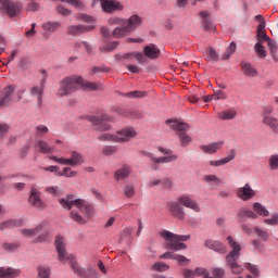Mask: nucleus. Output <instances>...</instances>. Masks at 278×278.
Here are the masks:
<instances>
[{
  "label": "nucleus",
  "mask_w": 278,
  "mask_h": 278,
  "mask_svg": "<svg viewBox=\"0 0 278 278\" xmlns=\"http://www.w3.org/2000/svg\"><path fill=\"white\" fill-rule=\"evenodd\" d=\"M59 203L63 210H73V207H76V210H79V212L84 214L83 217L77 212L72 211L70 213V218L75 220V223H78V225H86V223H88L86 218H92L94 214V208L92 205L86 202V200L75 199V195H67L66 198H62L59 200Z\"/></svg>",
  "instance_id": "nucleus-1"
},
{
  "label": "nucleus",
  "mask_w": 278,
  "mask_h": 278,
  "mask_svg": "<svg viewBox=\"0 0 278 278\" xmlns=\"http://www.w3.org/2000/svg\"><path fill=\"white\" fill-rule=\"evenodd\" d=\"M192 210V212L199 213L201 212V205L197 200L192 199L189 194H182L176 199L175 202L167 203V210L170 212L174 218H178V220H184L186 218V210Z\"/></svg>",
  "instance_id": "nucleus-2"
},
{
  "label": "nucleus",
  "mask_w": 278,
  "mask_h": 278,
  "mask_svg": "<svg viewBox=\"0 0 278 278\" xmlns=\"http://www.w3.org/2000/svg\"><path fill=\"white\" fill-rule=\"evenodd\" d=\"M54 244L58 253V258L63 264L70 262L72 270L78 277H86V269H84V267L79 266V264L75 262V256L73 254L66 253V241L64 240V237L56 236Z\"/></svg>",
  "instance_id": "nucleus-3"
},
{
  "label": "nucleus",
  "mask_w": 278,
  "mask_h": 278,
  "mask_svg": "<svg viewBox=\"0 0 278 278\" xmlns=\"http://www.w3.org/2000/svg\"><path fill=\"white\" fill-rule=\"evenodd\" d=\"M161 238L166 240V249L170 251H185V249H188V245L182 242H188L190 235H175L168 230H164L161 232Z\"/></svg>",
  "instance_id": "nucleus-4"
},
{
  "label": "nucleus",
  "mask_w": 278,
  "mask_h": 278,
  "mask_svg": "<svg viewBox=\"0 0 278 278\" xmlns=\"http://www.w3.org/2000/svg\"><path fill=\"white\" fill-rule=\"evenodd\" d=\"M79 84H81V77L73 76L65 77L59 83V88L56 90L58 97H68L73 94V92H77L79 88Z\"/></svg>",
  "instance_id": "nucleus-5"
},
{
  "label": "nucleus",
  "mask_w": 278,
  "mask_h": 278,
  "mask_svg": "<svg viewBox=\"0 0 278 278\" xmlns=\"http://www.w3.org/2000/svg\"><path fill=\"white\" fill-rule=\"evenodd\" d=\"M131 138H136V130L134 128H124L117 131V135L102 134L98 140L102 142H129Z\"/></svg>",
  "instance_id": "nucleus-6"
},
{
  "label": "nucleus",
  "mask_w": 278,
  "mask_h": 278,
  "mask_svg": "<svg viewBox=\"0 0 278 278\" xmlns=\"http://www.w3.org/2000/svg\"><path fill=\"white\" fill-rule=\"evenodd\" d=\"M50 160L52 162H55L56 164H62L63 166H81L84 164V154L79 153L77 151L71 152V157H58L55 155L50 156Z\"/></svg>",
  "instance_id": "nucleus-7"
},
{
  "label": "nucleus",
  "mask_w": 278,
  "mask_h": 278,
  "mask_svg": "<svg viewBox=\"0 0 278 278\" xmlns=\"http://www.w3.org/2000/svg\"><path fill=\"white\" fill-rule=\"evenodd\" d=\"M159 151L166 156L155 157L152 153H146V157H149L153 164H170V162H177L178 156L173 154L170 149L159 148Z\"/></svg>",
  "instance_id": "nucleus-8"
},
{
  "label": "nucleus",
  "mask_w": 278,
  "mask_h": 278,
  "mask_svg": "<svg viewBox=\"0 0 278 278\" xmlns=\"http://www.w3.org/2000/svg\"><path fill=\"white\" fill-rule=\"evenodd\" d=\"M89 123H92L96 126L97 131H110L112 126H110V122H112V117L108 114H103L101 116H89L87 117Z\"/></svg>",
  "instance_id": "nucleus-9"
},
{
  "label": "nucleus",
  "mask_w": 278,
  "mask_h": 278,
  "mask_svg": "<svg viewBox=\"0 0 278 278\" xmlns=\"http://www.w3.org/2000/svg\"><path fill=\"white\" fill-rule=\"evenodd\" d=\"M14 92H16V86L14 85H9L0 90V110L8 108V105L12 103V97L14 96Z\"/></svg>",
  "instance_id": "nucleus-10"
},
{
  "label": "nucleus",
  "mask_w": 278,
  "mask_h": 278,
  "mask_svg": "<svg viewBox=\"0 0 278 278\" xmlns=\"http://www.w3.org/2000/svg\"><path fill=\"white\" fill-rule=\"evenodd\" d=\"M47 71H41V80L39 85L33 86L29 89L30 97H36L40 103L42 101V94H45V84H47Z\"/></svg>",
  "instance_id": "nucleus-11"
},
{
  "label": "nucleus",
  "mask_w": 278,
  "mask_h": 278,
  "mask_svg": "<svg viewBox=\"0 0 278 278\" xmlns=\"http://www.w3.org/2000/svg\"><path fill=\"white\" fill-rule=\"evenodd\" d=\"M102 12L105 14H114V12H121L125 10V5L118 0H106L101 4Z\"/></svg>",
  "instance_id": "nucleus-12"
},
{
  "label": "nucleus",
  "mask_w": 278,
  "mask_h": 278,
  "mask_svg": "<svg viewBox=\"0 0 278 278\" xmlns=\"http://www.w3.org/2000/svg\"><path fill=\"white\" fill-rule=\"evenodd\" d=\"M2 12H5L8 16H16L21 12V4L15 2H10V0H0Z\"/></svg>",
  "instance_id": "nucleus-13"
},
{
  "label": "nucleus",
  "mask_w": 278,
  "mask_h": 278,
  "mask_svg": "<svg viewBox=\"0 0 278 278\" xmlns=\"http://www.w3.org/2000/svg\"><path fill=\"white\" fill-rule=\"evenodd\" d=\"M226 242L228 247L231 249V251L228 253V255H226V257H228V260H239L240 251H242V247H240L236 241V239H233V237L231 236H228L226 238Z\"/></svg>",
  "instance_id": "nucleus-14"
},
{
  "label": "nucleus",
  "mask_w": 278,
  "mask_h": 278,
  "mask_svg": "<svg viewBox=\"0 0 278 278\" xmlns=\"http://www.w3.org/2000/svg\"><path fill=\"white\" fill-rule=\"evenodd\" d=\"M238 199L241 201H251L256 194L255 190L251 188V185L245 184L243 187H239L236 191Z\"/></svg>",
  "instance_id": "nucleus-15"
},
{
  "label": "nucleus",
  "mask_w": 278,
  "mask_h": 278,
  "mask_svg": "<svg viewBox=\"0 0 278 278\" xmlns=\"http://www.w3.org/2000/svg\"><path fill=\"white\" fill-rule=\"evenodd\" d=\"M204 247L211 251H215V253H219V255L227 253V245L218 240L207 239L204 242Z\"/></svg>",
  "instance_id": "nucleus-16"
},
{
  "label": "nucleus",
  "mask_w": 278,
  "mask_h": 278,
  "mask_svg": "<svg viewBox=\"0 0 278 278\" xmlns=\"http://www.w3.org/2000/svg\"><path fill=\"white\" fill-rule=\"evenodd\" d=\"M28 203L33 207H37V210H45V207H46L45 202L40 198V191H38V189H36V188L31 189L30 195L28 198Z\"/></svg>",
  "instance_id": "nucleus-17"
},
{
  "label": "nucleus",
  "mask_w": 278,
  "mask_h": 278,
  "mask_svg": "<svg viewBox=\"0 0 278 278\" xmlns=\"http://www.w3.org/2000/svg\"><path fill=\"white\" fill-rule=\"evenodd\" d=\"M199 16L202 18V28L204 31H216V25L212 22V17H210V13L207 11H201Z\"/></svg>",
  "instance_id": "nucleus-18"
},
{
  "label": "nucleus",
  "mask_w": 278,
  "mask_h": 278,
  "mask_svg": "<svg viewBox=\"0 0 278 278\" xmlns=\"http://www.w3.org/2000/svg\"><path fill=\"white\" fill-rule=\"evenodd\" d=\"M92 29H94V26L72 25L67 27V34L70 36H79L80 34L92 31Z\"/></svg>",
  "instance_id": "nucleus-19"
},
{
  "label": "nucleus",
  "mask_w": 278,
  "mask_h": 278,
  "mask_svg": "<svg viewBox=\"0 0 278 278\" xmlns=\"http://www.w3.org/2000/svg\"><path fill=\"white\" fill-rule=\"evenodd\" d=\"M166 125H169L170 129L177 131V134H186L190 129V125L184 122H177L173 119H167Z\"/></svg>",
  "instance_id": "nucleus-20"
},
{
  "label": "nucleus",
  "mask_w": 278,
  "mask_h": 278,
  "mask_svg": "<svg viewBox=\"0 0 278 278\" xmlns=\"http://www.w3.org/2000/svg\"><path fill=\"white\" fill-rule=\"evenodd\" d=\"M160 48L153 43H150L143 48V55L146 56V60L147 58L149 60H157V58H160Z\"/></svg>",
  "instance_id": "nucleus-21"
},
{
  "label": "nucleus",
  "mask_w": 278,
  "mask_h": 278,
  "mask_svg": "<svg viewBox=\"0 0 278 278\" xmlns=\"http://www.w3.org/2000/svg\"><path fill=\"white\" fill-rule=\"evenodd\" d=\"M124 25L128 29V31H134L137 27L142 25V18L138 15H132L128 20L124 18Z\"/></svg>",
  "instance_id": "nucleus-22"
},
{
  "label": "nucleus",
  "mask_w": 278,
  "mask_h": 278,
  "mask_svg": "<svg viewBox=\"0 0 278 278\" xmlns=\"http://www.w3.org/2000/svg\"><path fill=\"white\" fill-rule=\"evenodd\" d=\"M131 175V167L129 165H123L121 168L115 170L114 179L115 181H123Z\"/></svg>",
  "instance_id": "nucleus-23"
},
{
  "label": "nucleus",
  "mask_w": 278,
  "mask_h": 278,
  "mask_svg": "<svg viewBox=\"0 0 278 278\" xmlns=\"http://www.w3.org/2000/svg\"><path fill=\"white\" fill-rule=\"evenodd\" d=\"M119 60H137L139 64H144L147 62V58L142 52H129L119 56Z\"/></svg>",
  "instance_id": "nucleus-24"
},
{
  "label": "nucleus",
  "mask_w": 278,
  "mask_h": 278,
  "mask_svg": "<svg viewBox=\"0 0 278 278\" xmlns=\"http://www.w3.org/2000/svg\"><path fill=\"white\" fill-rule=\"evenodd\" d=\"M224 144H225V141H217V142H213L211 144L201 146V151L212 155V154L216 153V151H220V149H223Z\"/></svg>",
  "instance_id": "nucleus-25"
},
{
  "label": "nucleus",
  "mask_w": 278,
  "mask_h": 278,
  "mask_svg": "<svg viewBox=\"0 0 278 278\" xmlns=\"http://www.w3.org/2000/svg\"><path fill=\"white\" fill-rule=\"evenodd\" d=\"M232 160H236V150H230L228 155L219 161H210V166H225V164H229Z\"/></svg>",
  "instance_id": "nucleus-26"
},
{
  "label": "nucleus",
  "mask_w": 278,
  "mask_h": 278,
  "mask_svg": "<svg viewBox=\"0 0 278 278\" xmlns=\"http://www.w3.org/2000/svg\"><path fill=\"white\" fill-rule=\"evenodd\" d=\"M226 263L227 266H229L231 273H233V275H240L244 273V268L240 264H238V258L226 257Z\"/></svg>",
  "instance_id": "nucleus-27"
},
{
  "label": "nucleus",
  "mask_w": 278,
  "mask_h": 278,
  "mask_svg": "<svg viewBox=\"0 0 278 278\" xmlns=\"http://www.w3.org/2000/svg\"><path fill=\"white\" fill-rule=\"evenodd\" d=\"M21 275V269H15L12 267H0V278H16Z\"/></svg>",
  "instance_id": "nucleus-28"
},
{
  "label": "nucleus",
  "mask_w": 278,
  "mask_h": 278,
  "mask_svg": "<svg viewBox=\"0 0 278 278\" xmlns=\"http://www.w3.org/2000/svg\"><path fill=\"white\" fill-rule=\"evenodd\" d=\"M241 68L245 77H257V70L249 62H241Z\"/></svg>",
  "instance_id": "nucleus-29"
},
{
  "label": "nucleus",
  "mask_w": 278,
  "mask_h": 278,
  "mask_svg": "<svg viewBox=\"0 0 278 278\" xmlns=\"http://www.w3.org/2000/svg\"><path fill=\"white\" fill-rule=\"evenodd\" d=\"M78 86H81L84 90H92V91L101 90V88H103V85H101V83H92V81L84 80L83 78H81V83H78Z\"/></svg>",
  "instance_id": "nucleus-30"
},
{
  "label": "nucleus",
  "mask_w": 278,
  "mask_h": 278,
  "mask_svg": "<svg viewBox=\"0 0 278 278\" xmlns=\"http://www.w3.org/2000/svg\"><path fill=\"white\" fill-rule=\"evenodd\" d=\"M263 125L269 127L273 131H278V119L274 116H265L262 121Z\"/></svg>",
  "instance_id": "nucleus-31"
},
{
  "label": "nucleus",
  "mask_w": 278,
  "mask_h": 278,
  "mask_svg": "<svg viewBox=\"0 0 278 278\" xmlns=\"http://www.w3.org/2000/svg\"><path fill=\"white\" fill-rule=\"evenodd\" d=\"M236 116H238V111H236L235 109H230V110L220 112L217 115V117L220 121H233V118H236Z\"/></svg>",
  "instance_id": "nucleus-32"
},
{
  "label": "nucleus",
  "mask_w": 278,
  "mask_h": 278,
  "mask_svg": "<svg viewBox=\"0 0 278 278\" xmlns=\"http://www.w3.org/2000/svg\"><path fill=\"white\" fill-rule=\"evenodd\" d=\"M204 58L206 62H218V60H220L218 52L214 48H208L204 54Z\"/></svg>",
  "instance_id": "nucleus-33"
},
{
  "label": "nucleus",
  "mask_w": 278,
  "mask_h": 278,
  "mask_svg": "<svg viewBox=\"0 0 278 278\" xmlns=\"http://www.w3.org/2000/svg\"><path fill=\"white\" fill-rule=\"evenodd\" d=\"M202 181H204V184H208L210 186H220L223 184V180L216 175H205L202 178Z\"/></svg>",
  "instance_id": "nucleus-34"
},
{
  "label": "nucleus",
  "mask_w": 278,
  "mask_h": 278,
  "mask_svg": "<svg viewBox=\"0 0 278 278\" xmlns=\"http://www.w3.org/2000/svg\"><path fill=\"white\" fill-rule=\"evenodd\" d=\"M13 227H21V220L9 219L3 223H0V231H3L5 229H13Z\"/></svg>",
  "instance_id": "nucleus-35"
},
{
  "label": "nucleus",
  "mask_w": 278,
  "mask_h": 278,
  "mask_svg": "<svg viewBox=\"0 0 278 278\" xmlns=\"http://www.w3.org/2000/svg\"><path fill=\"white\" fill-rule=\"evenodd\" d=\"M129 34V29L126 25L117 26L113 31L112 36L113 38H125Z\"/></svg>",
  "instance_id": "nucleus-36"
},
{
  "label": "nucleus",
  "mask_w": 278,
  "mask_h": 278,
  "mask_svg": "<svg viewBox=\"0 0 278 278\" xmlns=\"http://www.w3.org/2000/svg\"><path fill=\"white\" fill-rule=\"evenodd\" d=\"M253 210L258 214V216H263L264 218L270 216V212L266 210V206L262 205L260 202H255L253 204Z\"/></svg>",
  "instance_id": "nucleus-37"
},
{
  "label": "nucleus",
  "mask_w": 278,
  "mask_h": 278,
  "mask_svg": "<svg viewBox=\"0 0 278 278\" xmlns=\"http://www.w3.org/2000/svg\"><path fill=\"white\" fill-rule=\"evenodd\" d=\"M45 228V224H39L36 228L33 229H23L22 233L26 237V238H34V236H36L37 233H40V231H42V229Z\"/></svg>",
  "instance_id": "nucleus-38"
},
{
  "label": "nucleus",
  "mask_w": 278,
  "mask_h": 278,
  "mask_svg": "<svg viewBox=\"0 0 278 278\" xmlns=\"http://www.w3.org/2000/svg\"><path fill=\"white\" fill-rule=\"evenodd\" d=\"M60 27V22H46L42 24V29H45V31H48V34H53L54 31H58Z\"/></svg>",
  "instance_id": "nucleus-39"
},
{
  "label": "nucleus",
  "mask_w": 278,
  "mask_h": 278,
  "mask_svg": "<svg viewBox=\"0 0 278 278\" xmlns=\"http://www.w3.org/2000/svg\"><path fill=\"white\" fill-rule=\"evenodd\" d=\"M37 147L39 149V153H53V147L49 146V143H47L45 140H39L37 142Z\"/></svg>",
  "instance_id": "nucleus-40"
},
{
  "label": "nucleus",
  "mask_w": 278,
  "mask_h": 278,
  "mask_svg": "<svg viewBox=\"0 0 278 278\" xmlns=\"http://www.w3.org/2000/svg\"><path fill=\"white\" fill-rule=\"evenodd\" d=\"M58 177L72 179L73 177H77V172L73 170L71 167H63V169L58 173Z\"/></svg>",
  "instance_id": "nucleus-41"
},
{
  "label": "nucleus",
  "mask_w": 278,
  "mask_h": 278,
  "mask_svg": "<svg viewBox=\"0 0 278 278\" xmlns=\"http://www.w3.org/2000/svg\"><path fill=\"white\" fill-rule=\"evenodd\" d=\"M177 136H178L181 147H188V144H190V142H192V137H190L186 132H177Z\"/></svg>",
  "instance_id": "nucleus-42"
},
{
  "label": "nucleus",
  "mask_w": 278,
  "mask_h": 278,
  "mask_svg": "<svg viewBox=\"0 0 278 278\" xmlns=\"http://www.w3.org/2000/svg\"><path fill=\"white\" fill-rule=\"evenodd\" d=\"M239 218H257V214L255 212L248 210V208H241L238 213Z\"/></svg>",
  "instance_id": "nucleus-43"
},
{
  "label": "nucleus",
  "mask_w": 278,
  "mask_h": 278,
  "mask_svg": "<svg viewBox=\"0 0 278 278\" xmlns=\"http://www.w3.org/2000/svg\"><path fill=\"white\" fill-rule=\"evenodd\" d=\"M255 21H258V26L256 29V34H264L266 33V20H264V16L262 15H256Z\"/></svg>",
  "instance_id": "nucleus-44"
},
{
  "label": "nucleus",
  "mask_w": 278,
  "mask_h": 278,
  "mask_svg": "<svg viewBox=\"0 0 278 278\" xmlns=\"http://www.w3.org/2000/svg\"><path fill=\"white\" fill-rule=\"evenodd\" d=\"M236 42L231 41L229 47L226 49V52L223 54L222 60H229L233 53H236Z\"/></svg>",
  "instance_id": "nucleus-45"
},
{
  "label": "nucleus",
  "mask_w": 278,
  "mask_h": 278,
  "mask_svg": "<svg viewBox=\"0 0 278 278\" xmlns=\"http://www.w3.org/2000/svg\"><path fill=\"white\" fill-rule=\"evenodd\" d=\"M263 223L270 227H278V213H273L270 218H265Z\"/></svg>",
  "instance_id": "nucleus-46"
},
{
  "label": "nucleus",
  "mask_w": 278,
  "mask_h": 278,
  "mask_svg": "<svg viewBox=\"0 0 278 278\" xmlns=\"http://www.w3.org/2000/svg\"><path fill=\"white\" fill-rule=\"evenodd\" d=\"M117 47H118V41H112L108 43L106 47L104 46L100 47V51L102 53H112V51H114V49H116Z\"/></svg>",
  "instance_id": "nucleus-47"
},
{
  "label": "nucleus",
  "mask_w": 278,
  "mask_h": 278,
  "mask_svg": "<svg viewBox=\"0 0 278 278\" xmlns=\"http://www.w3.org/2000/svg\"><path fill=\"white\" fill-rule=\"evenodd\" d=\"M268 167L271 170H278V154H271L268 159Z\"/></svg>",
  "instance_id": "nucleus-48"
},
{
  "label": "nucleus",
  "mask_w": 278,
  "mask_h": 278,
  "mask_svg": "<svg viewBox=\"0 0 278 278\" xmlns=\"http://www.w3.org/2000/svg\"><path fill=\"white\" fill-rule=\"evenodd\" d=\"M244 267L250 270L253 277H260V267L257 265H253L251 263H245Z\"/></svg>",
  "instance_id": "nucleus-49"
},
{
  "label": "nucleus",
  "mask_w": 278,
  "mask_h": 278,
  "mask_svg": "<svg viewBox=\"0 0 278 278\" xmlns=\"http://www.w3.org/2000/svg\"><path fill=\"white\" fill-rule=\"evenodd\" d=\"M109 25H117L118 27H122L125 25V18H121L118 16H113L108 20Z\"/></svg>",
  "instance_id": "nucleus-50"
},
{
  "label": "nucleus",
  "mask_w": 278,
  "mask_h": 278,
  "mask_svg": "<svg viewBox=\"0 0 278 278\" xmlns=\"http://www.w3.org/2000/svg\"><path fill=\"white\" fill-rule=\"evenodd\" d=\"M147 96V91H131L125 94L129 99H143Z\"/></svg>",
  "instance_id": "nucleus-51"
},
{
  "label": "nucleus",
  "mask_w": 278,
  "mask_h": 278,
  "mask_svg": "<svg viewBox=\"0 0 278 278\" xmlns=\"http://www.w3.org/2000/svg\"><path fill=\"white\" fill-rule=\"evenodd\" d=\"M254 232L256 233V236H258V238H262L264 242H266V240H268L269 238L268 231L261 229L260 227H254Z\"/></svg>",
  "instance_id": "nucleus-52"
},
{
  "label": "nucleus",
  "mask_w": 278,
  "mask_h": 278,
  "mask_svg": "<svg viewBox=\"0 0 278 278\" xmlns=\"http://www.w3.org/2000/svg\"><path fill=\"white\" fill-rule=\"evenodd\" d=\"M254 50L260 58H266V49L264 48V46L262 43L257 42L254 46Z\"/></svg>",
  "instance_id": "nucleus-53"
},
{
  "label": "nucleus",
  "mask_w": 278,
  "mask_h": 278,
  "mask_svg": "<svg viewBox=\"0 0 278 278\" xmlns=\"http://www.w3.org/2000/svg\"><path fill=\"white\" fill-rule=\"evenodd\" d=\"M10 132V125L8 123H0V138H5Z\"/></svg>",
  "instance_id": "nucleus-54"
},
{
  "label": "nucleus",
  "mask_w": 278,
  "mask_h": 278,
  "mask_svg": "<svg viewBox=\"0 0 278 278\" xmlns=\"http://www.w3.org/2000/svg\"><path fill=\"white\" fill-rule=\"evenodd\" d=\"M267 47H268L273 58H275V55L277 54V41L273 40V39H269L267 41Z\"/></svg>",
  "instance_id": "nucleus-55"
},
{
  "label": "nucleus",
  "mask_w": 278,
  "mask_h": 278,
  "mask_svg": "<svg viewBox=\"0 0 278 278\" xmlns=\"http://www.w3.org/2000/svg\"><path fill=\"white\" fill-rule=\"evenodd\" d=\"M124 194L128 199H131V197H134V194H136V190L134 189V185H126L125 188H124Z\"/></svg>",
  "instance_id": "nucleus-56"
},
{
  "label": "nucleus",
  "mask_w": 278,
  "mask_h": 278,
  "mask_svg": "<svg viewBox=\"0 0 278 278\" xmlns=\"http://www.w3.org/2000/svg\"><path fill=\"white\" fill-rule=\"evenodd\" d=\"M174 260L180 264V266H188L190 264V258H187L184 255H175Z\"/></svg>",
  "instance_id": "nucleus-57"
},
{
  "label": "nucleus",
  "mask_w": 278,
  "mask_h": 278,
  "mask_svg": "<svg viewBox=\"0 0 278 278\" xmlns=\"http://www.w3.org/2000/svg\"><path fill=\"white\" fill-rule=\"evenodd\" d=\"M161 186L165 190H172L173 189V180L170 178H163V179H161Z\"/></svg>",
  "instance_id": "nucleus-58"
},
{
  "label": "nucleus",
  "mask_w": 278,
  "mask_h": 278,
  "mask_svg": "<svg viewBox=\"0 0 278 278\" xmlns=\"http://www.w3.org/2000/svg\"><path fill=\"white\" fill-rule=\"evenodd\" d=\"M45 190L48 194H52V197L60 194V187L58 186L47 187Z\"/></svg>",
  "instance_id": "nucleus-59"
},
{
  "label": "nucleus",
  "mask_w": 278,
  "mask_h": 278,
  "mask_svg": "<svg viewBox=\"0 0 278 278\" xmlns=\"http://www.w3.org/2000/svg\"><path fill=\"white\" fill-rule=\"evenodd\" d=\"M213 277L215 278H224L225 277V269L215 267L212 269Z\"/></svg>",
  "instance_id": "nucleus-60"
},
{
  "label": "nucleus",
  "mask_w": 278,
  "mask_h": 278,
  "mask_svg": "<svg viewBox=\"0 0 278 278\" xmlns=\"http://www.w3.org/2000/svg\"><path fill=\"white\" fill-rule=\"evenodd\" d=\"M152 268L159 273H164L165 270H168V265L164 263H155Z\"/></svg>",
  "instance_id": "nucleus-61"
},
{
  "label": "nucleus",
  "mask_w": 278,
  "mask_h": 278,
  "mask_svg": "<svg viewBox=\"0 0 278 278\" xmlns=\"http://www.w3.org/2000/svg\"><path fill=\"white\" fill-rule=\"evenodd\" d=\"M214 101H220L227 99V93L223 90H218L213 93Z\"/></svg>",
  "instance_id": "nucleus-62"
},
{
  "label": "nucleus",
  "mask_w": 278,
  "mask_h": 278,
  "mask_svg": "<svg viewBox=\"0 0 278 278\" xmlns=\"http://www.w3.org/2000/svg\"><path fill=\"white\" fill-rule=\"evenodd\" d=\"M50 270L47 267H39L38 269V277L40 278H49Z\"/></svg>",
  "instance_id": "nucleus-63"
},
{
  "label": "nucleus",
  "mask_w": 278,
  "mask_h": 278,
  "mask_svg": "<svg viewBox=\"0 0 278 278\" xmlns=\"http://www.w3.org/2000/svg\"><path fill=\"white\" fill-rule=\"evenodd\" d=\"M116 147L108 146L102 149L103 155H114Z\"/></svg>",
  "instance_id": "nucleus-64"
}]
</instances>
